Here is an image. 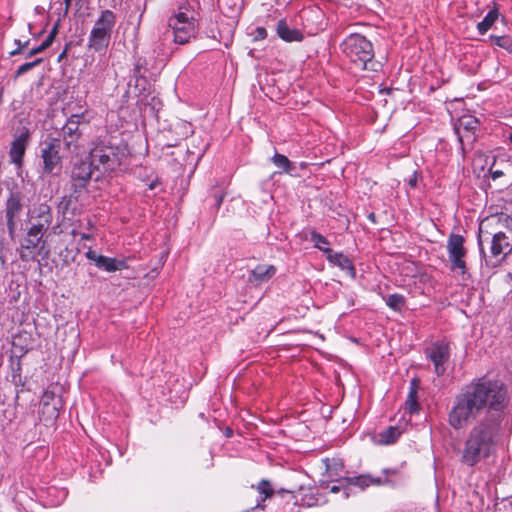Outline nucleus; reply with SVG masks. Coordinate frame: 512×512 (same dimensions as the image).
Instances as JSON below:
<instances>
[{
  "instance_id": "45",
  "label": "nucleus",
  "mask_w": 512,
  "mask_h": 512,
  "mask_svg": "<svg viewBox=\"0 0 512 512\" xmlns=\"http://www.w3.org/2000/svg\"><path fill=\"white\" fill-rule=\"evenodd\" d=\"M340 488L341 487L338 486V485H333V486H331L330 491L333 492V493H336V492L340 491Z\"/></svg>"
},
{
  "instance_id": "10",
  "label": "nucleus",
  "mask_w": 512,
  "mask_h": 512,
  "mask_svg": "<svg viewBox=\"0 0 512 512\" xmlns=\"http://www.w3.org/2000/svg\"><path fill=\"white\" fill-rule=\"evenodd\" d=\"M23 210V195L20 192H10L5 204V218L7 231L14 238L17 222Z\"/></svg>"
},
{
  "instance_id": "52",
  "label": "nucleus",
  "mask_w": 512,
  "mask_h": 512,
  "mask_svg": "<svg viewBox=\"0 0 512 512\" xmlns=\"http://www.w3.org/2000/svg\"><path fill=\"white\" fill-rule=\"evenodd\" d=\"M82 238H84V239H88L89 237H88L87 235H83V237H82Z\"/></svg>"
},
{
  "instance_id": "22",
  "label": "nucleus",
  "mask_w": 512,
  "mask_h": 512,
  "mask_svg": "<svg viewBox=\"0 0 512 512\" xmlns=\"http://www.w3.org/2000/svg\"><path fill=\"white\" fill-rule=\"evenodd\" d=\"M34 213L35 217L39 219V222L35 225H41V230H46L53 219L50 206L46 203H41L35 208Z\"/></svg>"
},
{
  "instance_id": "19",
  "label": "nucleus",
  "mask_w": 512,
  "mask_h": 512,
  "mask_svg": "<svg viewBox=\"0 0 512 512\" xmlns=\"http://www.w3.org/2000/svg\"><path fill=\"white\" fill-rule=\"evenodd\" d=\"M276 32L286 42L301 41L303 39L301 31L291 28L284 19L278 21Z\"/></svg>"
},
{
  "instance_id": "37",
  "label": "nucleus",
  "mask_w": 512,
  "mask_h": 512,
  "mask_svg": "<svg viewBox=\"0 0 512 512\" xmlns=\"http://www.w3.org/2000/svg\"><path fill=\"white\" fill-rule=\"evenodd\" d=\"M255 40H262L267 37V31L263 27H257L253 34Z\"/></svg>"
},
{
  "instance_id": "41",
  "label": "nucleus",
  "mask_w": 512,
  "mask_h": 512,
  "mask_svg": "<svg viewBox=\"0 0 512 512\" xmlns=\"http://www.w3.org/2000/svg\"><path fill=\"white\" fill-rule=\"evenodd\" d=\"M223 199H224V194H215L214 195L216 208H219L221 206Z\"/></svg>"
},
{
  "instance_id": "31",
  "label": "nucleus",
  "mask_w": 512,
  "mask_h": 512,
  "mask_svg": "<svg viewBox=\"0 0 512 512\" xmlns=\"http://www.w3.org/2000/svg\"><path fill=\"white\" fill-rule=\"evenodd\" d=\"M490 39L496 46L506 49L508 51L512 50V40L510 37L491 35Z\"/></svg>"
},
{
  "instance_id": "29",
  "label": "nucleus",
  "mask_w": 512,
  "mask_h": 512,
  "mask_svg": "<svg viewBox=\"0 0 512 512\" xmlns=\"http://www.w3.org/2000/svg\"><path fill=\"white\" fill-rule=\"evenodd\" d=\"M386 305L394 311H401L405 306V297L401 294H390L385 298Z\"/></svg>"
},
{
  "instance_id": "44",
  "label": "nucleus",
  "mask_w": 512,
  "mask_h": 512,
  "mask_svg": "<svg viewBox=\"0 0 512 512\" xmlns=\"http://www.w3.org/2000/svg\"><path fill=\"white\" fill-rule=\"evenodd\" d=\"M158 185V180H154L152 181L150 184H149V189L150 190H153L156 188V186Z\"/></svg>"
},
{
  "instance_id": "3",
  "label": "nucleus",
  "mask_w": 512,
  "mask_h": 512,
  "mask_svg": "<svg viewBox=\"0 0 512 512\" xmlns=\"http://www.w3.org/2000/svg\"><path fill=\"white\" fill-rule=\"evenodd\" d=\"M343 53L362 70L376 71L372 43L363 35L350 34L341 44Z\"/></svg>"
},
{
  "instance_id": "16",
  "label": "nucleus",
  "mask_w": 512,
  "mask_h": 512,
  "mask_svg": "<svg viewBox=\"0 0 512 512\" xmlns=\"http://www.w3.org/2000/svg\"><path fill=\"white\" fill-rule=\"evenodd\" d=\"M274 265L259 264L248 275L247 282L255 287L268 282L275 274Z\"/></svg>"
},
{
  "instance_id": "24",
  "label": "nucleus",
  "mask_w": 512,
  "mask_h": 512,
  "mask_svg": "<svg viewBox=\"0 0 512 512\" xmlns=\"http://www.w3.org/2000/svg\"><path fill=\"white\" fill-rule=\"evenodd\" d=\"M479 120L471 115H464L460 117L455 124L454 130H464V131H476L479 127Z\"/></svg>"
},
{
  "instance_id": "42",
  "label": "nucleus",
  "mask_w": 512,
  "mask_h": 512,
  "mask_svg": "<svg viewBox=\"0 0 512 512\" xmlns=\"http://www.w3.org/2000/svg\"><path fill=\"white\" fill-rule=\"evenodd\" d=\"M491 177L495 180L503 176V172L501 170H492L490 169Z\"/></svg>"
},
{
  "instance_id": "47",
  "label": "nucleus",
  "mask_w": 512,
  "mask_h": 512,
  "mask_svg": "<svg viewBox=\"0 0 512 512\" xmlns=\"http://www.w3.org/2000/svg\"><path fill=\"white\" fill-rule=\"evenodd\" d=\"M416 182H417L416 178H413V179H410L409 184H410L412 187H415V186H416Z\"/></svg>"
},
{
  "instance_id": "11",
  "label": "nucleus",
  "mask_w": 512,
  "mask_h": 512,
  "mask_svg": "<svg viewBox=\"0 0 512 512\" xmlns=\"http://www.w3.org/2000/svg\"><path fill=\"white\" fill-rule=\"evenodd\" d=\"M465 239L459 234H450L447 240V251L451 262L452 270H460L462 274L466 272V262L464 257L466 249L464 247Z\"/></svg>"
},
{
  "instance_id": "18",
  "label": "nucleus",
  "mask_w": 512,
  "mask_h": 512,
  "mask_svg": "<svg viewBox=\"0 0 512 512\" xmlns=\"http://www.w3.org/2000/svg\"><path fill=\"white\" fill-rule=\"evenodd\" d=\"M343 481L347 485L359 487L361 490H364L370 485L381 486L385 482L382 481V477H372L369 474L347 477Z\"/></svg>"
},
{
  "instance_id": "7",
  "label": "nucleus",
  "mask_w": 512,
  "mask_h": 512,
  "mask_svg": "<svg viewBox=\"0 0 512 512\" xmlns=\"http://www.w3.org/2000/svg\"><path fill=\"white\" fill-rule=\"evenodd\" d=\"M89 158L95 165V170L98 174L95 180H99L101 175L113 171L121 163L119 153L114 147L110 146H97L89 154Z\"/></svg>"
},
{
  "instance_id": "21",
  "label": "nucleus",
  "mask_w": 512,
  "mask_h": 512,
  "mask_svg": "<svg viewBox=\"0 0 512 512\" xmlns=\"http://www.w3.org/2000/svg\"><path fill=\"white\" fill-rule=\"evenodd\" d=\"M383 474L385 475V477L382 478V481H385L383 485L398 487L405 484L407 480L406 475L398 468L383 469Z\"/></svg>"
},
{
  "instance_id": "17",
  "label": "nucleus",
  "mask_w": 512,
  "mask_h": 512,
  "mask_svg": "<svg viewBox=\"0 0 512 512\" xmlns=\"http://www.w3.org/2000/svg\"><path fill=\"white\" fill-rule=\"evenodd\" d=\"M327 260L341 270L346 271L352 278L356 276V270L352 261L343 253H334L331 249L324 250Z\"/></svg>"
},
{
  "instance_id": "51",
  "label": "nucleus",
  "mask_w": 512,
  "mask_h": 512,
  "mask_svg": "<svg viewBox=\"0 0 512 512\" xmlns=\"http://www.w3.org/2000/svg\"><path fill=\"white\" fill-rule=\"evenodd\" d=\"M369 218H370V219H374V214H373V213H372V214H370V215H369Z\"/></svg>"
},
{
  "instance_id": "43",
  "label": "nucleus",
  "mask_w": 512,
  "mask_h": 512,
  "mask_svg": "<svg viewBox=\"0 0 512 512\" xmlns=\"http://www.w3.org/2000/svg\"><path fill=\"white\" fill-rule=\"evenodd\" d=\"M63 1H64V4H65L64 10H63V15L66 16L68 11H69V9H70L72 0H63Z\"/></svg>"
},
{
  "instance_id": "39",
  "label": "nucleus",
  "mask_w": 512,
  "mask_h": 512,
  "mask_svg": "<svg viewBox=\"0 0 512 512\" xmlns=\"http://www.w3.org/2000/svg\"><path fill=\"white\" fill-rule=\"evenodd\" d=\"M6 262H7L6 250L3 246H1L0 247V264H1V266L5 267Z\"/></svg>"
},
{
  "instance_id": "12",
  "label": "nucleus",
  "mask_w": 512,
  "mask_h": 512,
  "mask_svg": "<svg viewBox=\"0 0 512 512\" xmlns=\"http://www.w3.org/2000/svg\"><path fill=\"white\" fill-rule=\"evenodd\" d=\"M59 150V139H52L50 142L46 143L45 147L41 150L44 173L57 174L61 170L62 165Z\"/></svg>"
},
{
  "instance_id": "23",
  "label": "nucleus",
  "mask_w": 512,
  "mask_h": 512,
  "mask_svg": "<svg viewBox=\"0 0 512 512\" xmlns=\"http://www.w3.org/2000/svg\"><path fill=\"white\" fill-rule=\"evenodd\" d=\"M463 154L473 148L477 139L475 131L455 130Z\"/></svg>"
},
{
  "instance_id": "27",
  "label": "nucleus",
  "mask_w": 512,
  "mask_h": 512,
  "mask_svg": "<svg viewBox=\"0 0 512 512\" xmlns=\"http://www.w3.org/2000/svg\"><path fill=\"white\" fill-rule=\"evenodd\" d=\"M401 435V430L396 426H390L379 433V443L389 445L397 441Z\"/></svg>"
},
{
  "instance_id": "28",
  "label": "nucleus",
  "mask_w": 512,
  "mask_h": 512,
  "mask_svg": "<svg viewBox=\"0 0 512 512\" xmlns=\"http://www.w3.org/2000/svg\"><path fill=\"white\" fill-rule=\"evenodd\" d=\"M498 11L493 9L487 13L484 19L478 23L477 29L479 34L484 35L494 24L496 19L498 18Z\"/></svg>"
},
{
  "instance_id": "20",
  "label": "nucleus",
  "mask_w": 512,
  "mask_h": 512,
  "mask_svg": "<svg viewBox=\"0 0 512 512\" xmlns=\"http://www.w3.org/2000/svg\"><path fill=\"white\" fill-rule=\"evenodd\" d=\"M97 267L107 272H116L128 268L125 260L107 256L97 257Z\"/></svg>"
},
{
  "instance_id": "26",
  "label": "nucleus",
  "mask_w": 512,
  "mask_h": 512,
  "mask_svg": "<svg viewBox=\"0 0 512 512\" xmlns=\"http://www.w3.org/2000/svg\"><path fill=\"white\" fill-rule=\"evenodd\" d=\"M406 410L410 414L417 413L419 411V404L417 401V380L413 379L410 385V391L406 400Z\"/></svg>"
},
{
  "instance_id": "4",
  "label": "nucleus",
  "mask_w": 512,
  "mask_h": 512,
  "mask_svg": "<svg viewBox=\"0 0 512 512\" xmlns=\"http://www.w3.org/2000/svg\"><path fill=\"white\" fill-rule=\"evenodd\" d=\"M116 21L117 17L113 11L109 9L102 10L89 34L88 48L96 52L106 50Z\"/></svg>"
},
{
  "instance_id": "38",
  "label": "nucleus",
  "mask_w": 512,
  "mask_h": 512,
  "mask_svg": "<svg viewBox=\"0 0 512 512\" xmlns=\"http://www.w3.org/2000/svg\"><path fill=\"white\" fill-rule=\"evenodd\" d=\"M85 256L87 257V259L93 261L95 263V265L97 266V257H100L101 255H98L94 250L89 249L85 253Z\"/></svg>"
},
{
  "instance_id": "46",
  "label": "nucleus",
  "mask_w": 512,
  "mask_h": 512,
  "mask_svg": "<svg viewBox=\"0 0 512 512\" xmlns=\"http://www.w3.org/2000/svg\"><path fill=\"white\" fill-rule=\"evenodd\" d=\"M282 512H298V511H293V507H283Z\"/></svg>"
},
{
  "instance_id": "15",
  "label": "nucleus",
  "mask_w": 512,
  "mask_h": 512,
  "mask_svg": "<svg viewBox=\"0 0 512 512\" xmlns=\"http://www.w3.org/2000/svg\"><path fill=\"white\" fill-rule=\"evenodd\" d=\"M28 140L29 131L27 129H24L21 133L15 136L14 140L11 143L9 156L11 162L16 164L17 166H20L23 162Z\"/></svg>"
},
{
  "instance_id": "32",
  "label": "nucleus",
  "mask_w": 512,
  "mask_h": 512,
  "mask_svg": "<svg viewBox=\"0 0 512 512\" xmlns=\"http://www.w3.org/2000/svg\"><path fill=\"white\" fill-rule=\"evenodd\" d=\"M43 61L42 58H37L35 59L34 61L32 62H26L22 65H20L18 67V69L16 70V73H15V78L27 73L28 71H30L31 69H33L34 67H36L37 65L41 64Z\"/></svg>"
},
{
  "instance_id": "5",
  "label": "nucleus",
  "mask_w": 512,
  "mask_h": 512,
  "mask_svg": "<svg viewBox=\"0 0 512 512\" xmlns=\"http://www.w3.org/2000/svg\"><path fill=\"white\" fill-rule=\"evenodd\" d=\"M196 12L190 4L179 7V11L169 19V27L173 30L174 41L179 44H185L189 41L195 32Z\"/></svg>"
},
{
  "instance_id": "13",
  "label": "nucleus",
  "mask_w": 512,
  "mask_h": 512,
  "mask_svg": "<svg viewBox=\"0 0 512 512\" xmlns=\"http://www.w3.org/2000/svg\"><path fill=\"white\" fill-rule=\"evenodd\" d=\"M427 357L434 364L435 373L441 376L446 371V363L450 359V346L446 342L433 343L426 350Z\"/></svg>"
},
{
  "instance_id": "49",
  "label": "nucleus",
  "mask_w": 512,
  "mask_h": 512,
  "mask_svg": "<svg viewBox=\"0 0 512 512\" xmlns=\"http://www.w3.org/2000/svg\"><path fill=\"white\" fill-rule=\"evenodd\" d=\"M65 55V51H63L60 55H59V60Z\"/></svg>"
},
{
  "instance_id": "36",
  "label": "nucleus",
  "mask_w": 512,
  "mask_h": 512,
  "mask_svg": "<svg viewBox=\"0 0 512 512\" xmlns=\"http://www.w3.org/2000/svg\"><path fill=\"white\" fill-rule=\"evenodd\" d=\"M15 44L17 45V48L10 52L11 56L19 54L22 49L26 48L29 44V40L22 43L21 40L16 39Z\"/></svg>"
},
{
  "instance_id": "1",
  "label": "nucleus",
  "mask_w": 512,
  "mask_h": 512,
  "mask_svg": "<svg viewBox=\"0 0 512 512\" xmlns=\"http://www.w3.org/2000/svg\"><path fill=\"white\" fill-rule=\"evenodd\" d=\"M508 403L503 384L494 381H478L456 395L449 425L460 430L475 421L462 450L464 464L472 467L490 456L503 436Z\"/></svg>"
},
{
  "instance_id": "40",
  "label": "nucleus",
  "mask_w": 512,
  "mask_h": 512,
  "mask_svg": "<svg viewBox=\"0 0 512 512\" xmlns=\"http://www.w3.org/2000/svg\"><path fill=\"white\" fill-rule=\"evenodd\" d=\"M44 409L51 410V411H50V412H51V413H50V414H51V417H53V418H57V417H58V411H57V408H56L55 406L50 407V406L48 405V403H44Z\"/></svg>"
},
{
  "instance_id": "33",
  "label": "nucleus",
  "mask_w": 512,
  "mask_h": 512,
  "mask_svg": "<svg viewBox=\"0 0 512 512\" xmlns=\"http://www.w3.org/2000/svg\"><path fill=\"white\" fill-rule=\"evenodd\" d=\"M144 71H146V68H145V60H142V59H137L136 63H135V67H134V70H133V75L136 79L138 78H144L145 75H144Z\"/></svg>"
},
{
  "instance_id": "6",
  "label": "nucleus",
  "mask_w": 512,
  "mask_h": 512,
  "mask_svg": "<svg viewBox=\"0 0 512 512\" xmlns=\"http://www.w3.org/2000/svg\"><path fill=\"white\" fill-rule=\"evenodd\" d=\"M44 230L41 225H32L17 249L19 258L23 262L35 261L37 256L44 249L45 242L42 240Z\"/></svg>"
},
{
  "instance_id": "48",
  "label": "nucleus",
  "mask_w": 512,
  "mask_h": 512,
  "mask_svg": "<svg viewBox=\"0 0 512 512\" xmlns=\"http://www.w3.org/2000/svg\"><path fill=\"white\" fill-rule=\"evenodd\" d=\"M64 203H65V207H66L69 203V200L63 199V201H61V203H60V206L63 205Z\"/></svg>"
},
{
  "instance_id": "50",
  "label": "nucleus",
  "mask_w": 512,
  "mask_h": 512,
  "mask_svg": "<svg viewBox=\"0 0 512 512\" xmlns=\"http://www.w3.org/2000/svg\"><path fill=\"white\" fill-rule=\"evenodd\" d=\"M509 140H510V141H511V143H512V132H511V133H510V135H509Z\"/></svg>"
},
{
  "instance_id": "25",
  "label": "nucleus",
  "mask_w": 512,
  "mask_h": 512,
  "mask_svg": "<svg viewBox=\"0 0 512 512\" xmlns=\"http://www.w3.org/2000/svg\"><path fill=\"white\" fill-rule=\"evenodd\" d=\"M271 160L279 169L276 173H291L295 169L294 164L283 154L275 153Z\"/></svg>"
},
{
  "instance_id": "35",
  "label": "nucleus",
  "mask_w": 512,
  "mask_h": 512,
  "mask_svg": "<svg viewBox=\"0 0 512 512\" xmlns=\"http://www.w3.org/2000/svg\"><path fill=\"white\" fill-rule=\"evenodd\" d=\"M48 48L47 44H45L44 42H42L39 46L35 47V48H32L27 54H26V58H30L36 54H39L41 52H43L44 50H46Z\"/></svg>"
},
{
  "instance_id": "30",
  "label": "nucleus",
  "mask_w": 512,
  "mask_h": 512,
  "mask_svg": "<svg viewBox=\"0 0 512 512\" xmlns=\"http://www.w3.org/2000/svg\"><path fill=\"white\" fill-rule=\"evenodd\" d=\"M310 235V240L314 243V247L318 248L322 252H324V250L326 249H330L329 247H326L327 245H329V242L326 239V237L316 232L315 230H312L310 232Z\"/></svg>"
},
{
  "instance_id": "34",
  "label": "nucleus",
  "mask_w": 512,
  "mask_h": 512,
  "mask_svg": "<svg viewBox=\"0 0 512 512\" xmlns=\"http://www.w3.org/2000/svg\"><path fill=\"white\" fill-rule=\"evenodd\" d=\"M59 22L60 20H58L55 25L53 26V28L51 29V31L49 32L47 38L43 41L45 44H47L48 47L51 46V44L53 43L57 33H58V27H59Z\"/></svg>"
},
{
  "instance_id": "14",
  "label": "nucleus",
  "mask_w": 512,
  "mask_h": 512,
  "mask_svg": "<svg viewBox=\"0 0 512 512\" xmlns=\"http://www.w3.org/2000/svg\"><path fill=\"white\" fill-rule=\"evenodd\" d=\"M82 120V115L74 114L66 121L62 128V136L68 149L76 144L82 134L80 130V125L83 123Z\"/></svg>"
},
{
  "instance_id": "2",
  "label": "nucleus",
  "mask_w": 512,
  "mask_h": 512,
  "mask_svg": "<svg viewBox=\"0 0 512 512\" xmlns=\"http://www.w3.org/2000/svg\"><path fill=\"white\" fill-rule=\"evenodd\" d=\"M503 221L507 228L512 232V219L505 215L502 217L492 216L486 218L479 227L478 247L481 256L485 259L486 265L496 267L511 251L512 245L509 237L503 231L494 233L484 230V226H491L494 222Z\"/></svg>"
},
{
  "instance_id": "8",
  "label": "nucleus",
  "mask_w": 512,
  "mask_h": 512,
  "mask_svg": "<svg viewBox=\"0 0 512 512\" xmlns=\"http://www.w3.org/2000/svg\"><path fill=\"white\" fill-rule=\"evenodd\" d=\"M257 490L263 495L262 500L273 497L274 503L281 507V510H283V507H293V511H297L298 499L293 491L280 489L275 492L271 483L264 479L258 484Z\"/></svg>"
},
{
  "instance_id": "9",
  "label": "nucleus",
  "mask_w": 512,
  "mask_h": 512,
  "mask_svg": "<svg viewBox=\"0 0 512 512\" xmlns=\"http://www.w3.org/2000/svg\"><path fill=\"white\" fill-rule=\"evenodd\" d=\"M98 174L95 170V165L89 158L74 162L71 170V181L74 188V193L81 192L86 187L88 182Z\"/></svg>"
}]
</instances>
